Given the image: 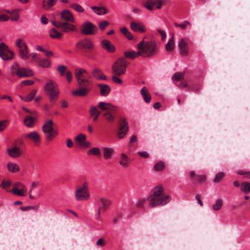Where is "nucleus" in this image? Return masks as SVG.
Wrapping results in <instances>:
<instances>
[{"label":"nucleus","mask_w":250,"mask_h":250,"mask_svg":"<svg viewBox=\"0 0 250 250\" xmlns=\"http://www.w3.org/2000/svg\"><path fill=\"white\" fill-rule=\"evenodd\" d=\"M163 188L161 186L156 187L153 189L151 194L147 198V200L151 207L164 206L170 201V196L163 195Z\"/></svg>","instance_id":"obj_1"},{"label":"nucleus","mask_w":250,"mask_h":250,"mask_svg":"<svg viewBox=\"0 0 250 250\" xmlns=\"http://www.w3.org/2000/svg\"><path fill=\"white\" fill-rule=\"evenodd\" d=\"M137 48L140 50L141 56L149 58L155 55L157 53V44L154 41L140 42L137 44Z\"/></svg>","instance_id":"obj_2"},{"label":"nucleus","mask_w":250,"mask_h":250,"mask_svg":"<svg viewBox=\"0 0 250 250\" xmlns=\"http://www.w3.org/2000/svg\"><path fill=\"white\" fill-rule=\"evenodd\" d=\"M75 75L79 86H87L91 84V77L86 70L83 68H77Z\"/></svg>","instance_id":"obj_3"},{"label":"nucleus","mask_w":250,"mask_h":250,"mask_svg":"<svg viewBox=\"0 0 250 250\" xmlns=\"http://www.w3.org/2000/svg\"><path fill=\"white\" fill-rule=\"evenodd\" d=\"M75 199L77 201H85L90 199V194L88 190V183L83 182L82 186L78 187L74 192Z\"/></svg>","instance_id":"obj_4"},{"label":"nucleus","mask_w":250,"mask_h":250,"mask_svg":"<svg viewBox=\"0 0 250 250\" xmlns=\"http://www.w3.org/2000/svg\"><path fill=\"white\" fill-rule=\"evenodd\" d=\"M44 90L51 100H56L59 96V91L57 84L53 80H49L44 85Z\"/></svg>","instance_id":"obj_5"},{"label":"nucleus","mask_w":250,"mask_h":250,"mask_svg":"<svg viewBox=\"0 0 250 250\" xmlns=\"http://www.w3.org/2000/svg\"><path fill=\"white\" fill-rule=\"evenodd\" d=\"M126 60L120 58L116 60L113 63L112 69L116 75L121 76L124 75L126 72V67L128 65Z\"/></svg>","instance_id":"obj_6"},{"label":"nucleus","mask_w":250,"mask_h":250,"mask_svg":"<svg viewBox=\"0 0 250 250\" xmlns=\"http://www.w3.org/2000/svg\"><path fill=\"white\" fill-rule=\"evenodd\" d=\"M15 44L19 48L20 57L23 60H27L29 58V51L27 45L24 40L21 38L15 40Z\"/></svg>","instance_id":"obj_7"},{"label":"nucleus","mask_w":250,"mask_h":250,"mask_svg":"<svg viewBox=\"0 0 250 250\" xmlns=\"http://www.w3.org/2000/svg\"><path fill=\"white\" fill-rule=\"evenodd\" d=\"M14 53L9 50L8 47L4 42L0 43V57L3 60H11L13 58Z\"/></svg>","instance_id":"obj_8"},{"label":"nucleus","mask_w":250,"mask_h":250,"mask_svg":"<svg viewBox=\"0 0 250 250\" xmlns=\"http://www.w3.org/2000/svg\"><path fill=\"white\" fill-rule=\"evenodd\" d=\"M96 26L90 21L84 22L82 27L81 32L84 35H93L95 34Z\"/></svg>","instance_id":"obj_9"},{"label":"nucleus","mask_w":250,"mask_h":250,"mask_svg":"<svg viewBox=\"0 0 250 250\" xmlns=\"http://www.w3.org/2000/svg\"><path fill=\"white\" fill-rule=\"evenodd\" d=\"M144 6L150 11L160 9L162 6L160 0H147L144 4Z\"/></svg>","instance_id":"obj_10"},{"label":"nucleus","mask_w":250,"mask_h":250,"mask_svg":"<svg viewBox=\"0 0 250 250\" xmlns=\"http://www.w3.org/2000/svg\"><path fill=\"white\" fill-rule=\"evenodd\" d=\"M128 130L127 123L124 119L120 123L119 128L118 131V136L120 139H123Z\"/></svg>","instance_id":"obj_11"},{"label":"nucleus","mask_w":250,"mask_h":250,"mask_svg":"<svg viewBox=\"0 0 250 250\" xmlns=\"http://www.w3.org/2000/svg\"><path fill=\"white\" fill-rule=\"evenodd\" d=\"M76 46L80 48L91 50L93 48L94 44L90 39L85 38L79 41L77 43Z\"/></svg>","instance_id":"obj_12"},{"label":"nucleus","mask_w":250,"mask_h":250,"mask_svg":"<svg viewBox=\"0 0 250 250\" xmlns=\"http://www.w3.org/2000/svg\"><path fill=\"white\" fill-rule=\"evenodd\" d=\"M59 28L66 33L77 30L75 25L69 23V22H59Z\"/></svg>","instance_id":"obj_13"},{"label":"nucleus","mask_w":250,"mask_h":250,"mask_svg":"<svg viewBox=\"0 0 250 250\" xmlns=\"http://www.w3.org/2000/svg\"><path fill=\"white\" fill-rule=\"evenodd\" d=\"M61 18L62 20L65 21V22H75V18L73 14L67 9H65L62 11L61 13Z\"/></svg>","instance_id":"obj_14"},{"label":"nucleus","mask_w":250,"mask_h":250,"mask_svg":"<svg viewBox=\"0 0 250 250\" xmlns=\"http://www.w3.org/2000/svg\"><path fill=\"white\" fill-rule=\"evenodd\" d=\"M25 138L32 141L36 145H39L41 142V136L37 131H32L24 135Z\"/></svg>","instance_id":"obj_15"},{"label":"nucleus","mask_w":250,"mask_h":250,"mask_svg":"<svg viewBox=\"0 0 250 250\" xmlns=\"http://www.w3.org/2000/svg\"><path fill=\"white\" fill-rule=\"evenodd\" d=\"M178 48L180 54L182 56H187L188 53V44L184 39H181L178 44Z\"/></svg>","instance_id":"obj_16"},{"label":"nucleus","mask_w":250,"mask_h":250,"mask_svg":"<svg viewBox=\"0 0 250 250\" xmlns=\"http://www.w3.org/2000/svg\"><path fill=\"white\" fill-rule=\"evenodd\" d=\"M7 153L10 157L13 158L19 157L22 153V151L17 146H14L7 149Z\"/></svg>","instance_id":"obj_17"},{"label":"nucleus","mask_w":250,"mask_h":250,"mask_svg":"<svg viewBox=\"0 0 250 250\" xmlns=\"http://www.w3.org/2000/svg\"><path fill=\"white\" fill-rule=\"evenodd\" d=\"M119 163L123 168H126L128 167L130 163V159L127 154L124 153L121 154Z\"/></svg>","instance_id":"obj_18"},{"label":"nucleus","mask_w":250,"mask_h":250,"mask_svg":"<svg viewBox=\"0 0 250 250\" xmlns=\"http://www.w3.org/2000/svg\"><path fill=\"white\" fill-rule=\"evenodd\" d=\"M93 77L98 80H106V77L103 73L101 69L99 68H94L91 71Z\"/></svg>","instance_id":"obj_19"},{"label":"nucleus","mask_w":250,"mask_h":250,"mask_svg":"<svg viewBox=\"0 0 250 250\" xmlns=\"http://www.w3.org/2000/svg\"><path fill=\"white\" fill-rule=\"evenodd\" d=\"M130 28L135 32L143 33L146 31L145 26L141 22H131L130 23Z\"/></svg>","instance_id":"obj_20"},{"label":"nucleus","mask_w":250,"mask_h":250,"mask_svg":"<svg viewBox=\"0 0 250 250\" xmlns=\"http://www.w3.org/2000/svg\"><path fill=\"white\" fill-rule=\"evenodd\" d=\"M54 123L52 120H48L45 121L42 126V130L44 133H50L53 131Z\"/></svg>","instance_id":"obj_21"},{"label":"nucleus","mask_w":250,"mask_h":250,"mask_svg":"<svg viewBox=\"0 0 250 250\" xmlns=\"http://www.w3.org/2000/svg\"><path fill=\"white\" fill-rule=\"evenodd\" d=\"M101 45L102 47L108 52L113 53L115 50V46L108 40H103L101 42Z\"/></svg>","instance_id":"obj_22"},{"label":"nucleus","mask_w":250,"mask_h":250,"mask_svg":"<svg viewBox=\"0 0 250 250\" xmlns=\"http://www.w3.org/2000/svg\"><path fill=\"white\" fill-rule=\"evenodd\" d=\"M33 74V72L31 69L28 68H21L17 75L20 78H22L31 77Z\"/></svg>","instance_id":"obj_23"},{"label":"nucleus","mask_w":250,"mask_h":250,"mask_svg":"<svg viewBox=\"0 0 250 250\" xmlns=\"http://www.w3.org/2000/svg\"><path fill=\"white\" fill-rule=\"evenodd\" d=\"M82 87L73 91L72 94L74 96L83 97L87 95L89 89L87 86H82Z\"/></svg>","instance_id":"obj_24"},{"label":"nucleus","mask_w":250,"mask_h":250,"mask_svg":"<svg viewBox=\"0 0 250 250\" xmlns=\"http://www.w3.org/2000/svg\"><path fill=\"white\" fill-rule=\"evenodd\" d=\"M98 86L100 88V94L103 96H107L110 91V87L106 84H99Z\"/></svg>","instance_id":"obj_25"},{"label":"nucleus","mask_w":250,"mask_h":250,"mask_svg":"<svg viewBox=\"0 0 250 250\" xmlns=\"http://www.w3.org/2000/svg\"><path fill=\"white\" fill-rule=\"evenodd\" d=\"M36 121V117L28 116L25 118L24 120V123L26 126L32 127L34 125Z\"/></svg>","instance_id":"obj_26"},{"label":"nucleus","mask_w":250,"mask_h":250,"mask_svg":"<svg viewBox=\"0 0 250 250\" xmlns=\"http://www.w3.org/2000/svg\"><path fill=\"white\" fill-rule=\"evenodd\" d=\"M141 94L146 103H149L151 100V96L146 87H143L141 90Z\"/></svg>","instance_id":"obj_27"},{"label":"nucleus","mask_w":250,"mask_h":250,"mask_svg":"<svg viewBox=\"0 0 250 250\" xmlns=\"http://www.w3.org/2000/svg\"><path fill=\"white\" fill-rule=\"evenodd\" d=\"M98 107L102 110L110 111L114 106L109 103L101 102L99 103Z\"/></svg>","instance_id":"obj_28"},{"label":"nucleus","mask_w":250,"mask_h":250,"mask_svg":"<svg viewBox=\"0 0 250 250\" xmlns=\"http://www.w3.org/2000/svg\"><path fill=\"white\" fill-rule=\"evenodd\" d=\"M103 153L105 159H110L113 154V149L111 147H105L103 148Z\"/></svg>","instance_id":"obj_29"},{"label":"nucleus","mask_w":250,"mask_h":250,"mask_svg":"<svg viewBox=\"0 0 250 250\" xmlns=\"http://www.w3.org/2000/svg\"><path fill=\"white\" fill-rule=\"evenodd\" d=\"M20 10L18 9H14L9 12L10 19L11 21L17 22L20 19V15L19 14Z\"/></svg>","instance_id":"obj_30"},{"label":"nucleus","mask_w":250,"mask_h":250,"mask_svg":"<svg viewBox=\"0 0 250 250\" xmlns=\"http://www.w3.org/2000/svg\"><path fill=\"white\" fill-rule=\"evenodd\" d=\"M125 56L129 59H133L137 57L141 56L140 50L139 51H126L124 53Z\"/></svg>","instance_id":"obj_31"},{"label":"nucleus","mask_w":250,"mask_h":250,"mask_svg":"<svg viewBox=\"0 0 250 250\" xmlns=\"http://www.w3.org/2000/svg\"><path fill=\"white\" fill-rule=\"evenodd\" d=\"M56 0H44L43 2L42 7L44 9L48 10L56 3Z\"/></svg>","instance_id":"obj_32"},{"label":"nucleus","mask_w":250,"mask_h":250,"mask_svg":"<svg viewBox=\"0 0 250 250\" xmlns=\"http://www.w3.org/2000/svg\"><path fill=\"white\" fill-rule=\"evenodd\" d=\"M7 168L9 171L15 173L19 171L20 167L16 163H8L7 164Z\"/></svg>","instance_id":"obj_33"},{"label":"nucleus","mask_w":250,"mask_h":250,"mask_svg":"<svg viewBox=\"0 0 250 250\" xmlns=\"http://www.w3.org/2000/svg\"><path fill=\"white\" fill-rule=\"evenodd\" d=\"M121 33L125 36L129 40H132L133 39V36L130 32L125 27H123L120 29Z\"/></svg>","instance_id":"obj_34"},{"label":"nucleus","mask_w":250,"mask_h":250,"mask_svg":"<svg viewBox=\"0 0 250 250\" xmlns=\"http://www.w3.org/2000/svg\"><path fill=\"white\" fill-rule=\"evenodd\" d=\"M99 201L103 207V210H106L111 204L110 201L104 197L101 198Z\"/></svg>","instance_id":"obj_35"},{"label":"nucleus","mask_w":250,"mask_h":250,"mask_svg":"<svg viewBox=\"0 0 250 250\" xmlns=\"http://www.w3.org/2000/svg\"><path fill=\"white\" fill-rule=\"evenodd\" d=\"M11 191L18 196H25L26 195V188H25V190H23L22 188L19 189L17 188H14Z\"/></svg>","instance_id":"obj_36"},{"label":"nucleus","mask_w":250,"mask_h":250,"mask_svg":"<svg viewBox=\"0 0 250 250\" xmlns=\"http://www.w3.org/2000/svg\"><path fill=\"white\" fill-rule=\"evenodd\" d=\"M223 205V200L221 199H217L215 203L212 205V208L214 211L220 210Z\"/></svg>","instance_id":"obj_37"},{"label":"nucleus","mask_w":250,"mask_h":250,"mask_svg":"<svg viewBox=\"0 0 250 250\" xmlns=\"http://www.w3.org/2000/svg\"><path fill=\"white\" fill-rule=\"evenodd\" d=\"M87 154L88 155L92 154L96 156H100L101 155V152L99 147H95L89 149L87 152Z\"/></svg>","instance_id":"obj_38"},{"label":"nucleus","mask_w":250,"mask_h":250,"mask_svg":"<svg viewBox=\"0 0 250 250\" xmlns=\"http://www.w3.org/2000/svg\"><path fill=\"white\" fill-rule=\"evenodd\" d=\"M50 61L46 59H42L39 61V65L42 67L47 68L50 66Z\"/></svg>","instance_id":"obj_39"},{"label":"nucleus","mask_w":250,"mask_h":250,"mask_svg":"<svg viewBox=\"0 0 250 250\" xmlns=\"http://www.w3.org/2000/svg\"><path fill=\"white\" fill-rule=\"evenodd\" d=\"M86 136L84 134L81 133L78 134L75 138V140L80 146L85 141Z\"/></svg>","instance_id":"obj_40"},{"label":"nucleus","mask_w":250,"mask_h":250,"mask_svg":"<svg viewBox=\"0 0 250 250\" xmlns=\"http://www.w3.org/2000/svg\"><path fill=\"white\" fill-rule=\"evenodd\" d=\"M70 7L73 9L77 12L82 13L84 12L83 8L79 4L74 3L70 5Z\"/></svg>","instance_id":"obj_41"},{"label":"nucleus","mask_w":250,"mask_h":250,"mask_svg":"<svg viewBox=\"0 0 250 250\" xmlns=\"http://www.w3.org/2000/svg\"><path fill=\"white\" fill-rule=\"evenodd\" d=\"M21 68L17 62H14L11 66V73L13 75H18Z\"/></svg>","instance_id":"obj_42"},{"label":"nucleus","mask_w":250,"mask_h":250,"mask_svg":"<svg viewBox=\"0 0 250 250\" xmlns=\"http://www.w3.org/2000/svg\"><path fill=\"white\" fill-rule=\"evenodd\" d=\"M50 36L52 38L59 39L62 36V34L55 29H52L50 31Z\"/></svg>","instance_id":"obj_43"},{"label":"nucleus","mask_w":250,"mask_h":250,"mask_svg":"<svg viewBox=\"0 0 250 250\" xmlns=\"http://www.w3.org/2000/svg\"><path fill=\"white\" fill-rule=\"evenodd\" d=\"M174 44V37L172 36L166 45V49L167 51H171L173 48Z\"/></svg>","instance_id":"obj_44"},{"label":"nucleus","mask_w":250,"mask_h":250,"mask_svg":"<svg viewBox=\"0 0 250 250\" xmlns=\"http://www.w3.org/2000/svg\"><path fill=\"white\" fill-rule=\"evenodd\" d=\"M37 90L36 89L32 90L25 97L24 101L30 102L32 100Z\"/></svg>","instance_id":"obj_45"},{"label":"nucleus","mask_w":250,"mask_h":250,"mask_svg":"<svg viewBox=\"0 0 250 250\" xmlns=\"http://www.w3.org/2000/svg\"><path fill=\"white\" fill-rule=\"evenodd\" d=\"M190 24V22L188 21H184L181 23H174V25L177 27H180L181 29L184 30L186 29L188 25Z\"/></svg>","instance_id":"obj_46"},{"label":"nucleus","mask_w":250,"mask_h":250,"mask_svg":"<svg viewBox=\"0 0 250 250\" xmlns=\"http://www.w3.org/2000/svg\"><path fill=\"white\" fill-rule=\"evenodd\" d=\"M89 113L90 116L100 115V112L96 106L91 105L90 107Z\"/></svg>","instance_id":"obj_47"},{"label":"nucleus","mask_w":250,"mask_h":250,"mask_svg":"<svg viewBox=\"0 0 250 250\" xmlns=\"http://www.w3.org/2000/svg\"><path fill=\"white\" fill-rule=\"evenodd\" d=\"M165 166V163L162 161H160V162H158L154 166V170L155 171H161L164 168Z\"/></svg>","instance_id":"obj_48"},{"label":"nucleus","mask_w":250,"mask_h":250,"mask_svg":"<svg viewBox=\"0 0 250 250\" xmlns=\"http://www.w3.org/2000/svg\"><path fill=\"white\" fill-rule=\"evenodd\" d=\"M241 189L244 192L250 191V183L242 182L241 184Z\"/></svg>","instance_id":"obj_49"},{"label":"nucleus","mask_w":250,"mask_h":250,"mask_svg":"<svg viewBox=\"0 0 250 250\" xmlns=\"http://www.w3.org/2000/svg\"><path fill=\"white\" fill-rule=\"evenodd\" d=\"M103 115L105 117V119L108 122H112L114 120V116L109 111L104 113Z\"/></svg>","instance_id":"obj_50"},{"label":"nucleus","mask_w":250,"mask_h":250,"mask_svg":"<svg viewBox=\"0 0 250 250\" xmlns=\"http://www.w3.org/2000/svg\"><path fill=\"white\" fill-rule=\"evenodd\" d=\"M67 69L66 66L63 65H59L57 68V70L60 73L61 76H64Z\"/></svg>","instance_id":"obj_51"},{"label":"nucleus","mask_w":250,"mask_h":250,"mask_svg":"<svg viewBox=\"0 0 250 250\" xmlns=\"http://www.w3.org/2000/svg\"><path fill=\"white\" fill-rule=\"evenodd\" d=\"M95 13L98 15H102L106 14L107 13L106 9L103 7H98L97 10H95Z\"/></svg>","instance_id":"obj_52"},{"label":"nucleus","mask_w":250,"mask_h":250,"mask_svg":"<svg viewBox=\"0 0 250 250\" xmlns=\"http://www.w3.org/2000/svg\"><path fill=\"white\" fill-rule=\"evenodd\" d=\"M39 207L38 205H36V206H34L22 207L21 208V209L22 211H26V210H31V209H33V210L36 211L38 209Z\"/></svg>","instance_id":"obj_53"},{"label":"nucleus","mask_w":250,"mask_h":250,"mask_svg":"<svg viewBox=\"0 0 250 250\" xmlns=\"http://www.w3.org/2000/svg\"><path fill=\"white\" fill-rule=\"evenodd\" d=\"M108 25L109 22L106 21H102L99 23V26L101 30H104Z\"/></svg>","instance_id":"obj_54"},{"label":"nucleus","mask_w":250,"mask_h":250,"mask_svg":"<svg viewBox=\"0 0 250 250\" xmlns=\"http://www.w3.org/2000/svg\"><path fill=\"white\" fill-rule=\"evenodd\" d=\"M224 176V174L223 172H219L216 175L213 181L216 183L219 182L221 179H223Z\"/></svg>","instance_id":"obj_55"},{"label":"nucleus","mask_w":250,"mask_h":250,"mask_svg":"<svg viewBox=\"0 0 250 250\" xmlns=\"http://www.w3.org/2000/svg\"><path fill=\"white\" fill-rule=\"evenodd\" d=\"M183 78V74L182 73H176L172 77L173 80H180Z\"/></svg>","instance_id":"obj_56"},{"label":"nucleus","mask_w":250,"mask_h":250,"mask_svg":"<svg viewBox=\"0 0 250 250\" xmlns=\"http://www.w3.org/2000/svg\"><path fill=\"white\" fill-rule=\"evenodd\" d=\"M145 201H146V199L145 198L139 199L137 202V203L136 204V206L138 208H143Z\"/></svg>","instance_id":"obj_57"},{"label":"nucleus","mask_w":250,"mask_h":250,"mask_svg":"<svg viewBox=\"0 0 250 250\" xmlns=\"http://www.w3.org/2000/svg\"><path fill=\"white\" fill-rule=\"evenodd\" d=\"M112 80L115 83L118 84H122L123 83L122 80L116 76H113L112 77Z\"/></svg>","instance_id":"obj_58"},{"label":"nucleus","mask_w":250,"mask_h":250,"mask_svg":"<svg viewBox=\"0 0 250 250\" xmlns=\"http://www.w3.org/2000/svg\"><path fill=\"white\" fill-rule=\"evenodd\" d=\"M138 154L143 157V158H148L149 157V154L146 151H139L138 152Z\"/></svg>","instance_id":"obj_59"},{"label":"nucleus","mask_w":250,"mask_h":250,"mask_svg":"<svg viewBox=\"0 0 250 250\" xmlns=\"http://www.w3.org/2000/svg\"><path fill=\"white\" fill-rule=\"evenodd\" d=\"M34 83V82L31 80H25L22 81L21 84H24L26 85H32Z\"/></svg>","instance_id":"obj_60"},{"label":"nucleus","mask_w":250,"mask_h":250,"mask_svg":"<svg viewBox=\"0 0 250 250\" xmlns=\"http://www.w3.org/2000/svg\"><path fill=\"white\" fill-rule=\"evenodd\" d=\"M14 186L15 187V188L20 187L23 188V190H25V186L21 182H16L14 183Z\"/></svg>","instance_id":"obj_61"},{"label":"nucleus","mask_w":250,"mask_h":250,"mask_svg":"<svg viewBox=\"0 0 250 250\" xmlns=\"http://www.w3.org/2000/svg\"><path fill=\"white\" fill-rule=\"evenodd\" d=\"M158 32L161 35L162 40H165L167 36L166 33L165 32V31L159 29L158 30Z\"/></svg>","instance_id":"obj_62"},{"label":"nucleus","mask_w":250,"mask_h":250,"mask_svg":"<svg viewBox=\"0 0 250 250\" xmlns=\"http://www.w3.org/2000/svg\"><path fill=\"white\" fill-rule=\"evenodd\" d=\"M196 179L198 182H204L205 181L206 177L205 175H197Z\"/></svg>","instance_id":"obj_63"},{"label":"nucleus","mask_w":250,"mask_h":250,"mask_svg":"<svg viewBox=\"0 0 250 250\" xmlns=\"http://www.w3.org/2000/svg\"><path fill=\"white\" fill-rule=\"evenodd\" d=\"M9 19V17L6 15H1L0 16V21H5Z\"/></svg>","instance_id":"obj_64"}]
</instances>
